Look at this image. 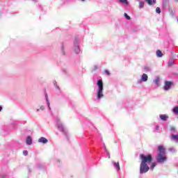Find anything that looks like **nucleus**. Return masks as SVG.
Here are the masks:
<instances>
[{"mask_svg": "<svg viewBox=\"0 0 178 178\" xmlns=\"http://www.w3.org/2000/svg\"><path fill=\"white\" fill-rule=\"evenodd\" d=\"M139 158L141 160V163L140 165V173H147L149 170V166L148 163H151L153 161L152 154L144 155L143 154L139 155Z\"/></svg>", "mask_w": 178, "mask_h": 178, "instance_id": "1", "label": "nucleus"}, {"mask_svg": "<svg viewBox=\"0 0 178 178\" xmlns=\"http://www.w3.org/2000/svg\"><path fill=\"white\" fill-rule=\"evenodd\" d=\"M159 154L156 157V161L159 163H163L167 159L166 153H165V148L163 146H159L158 147Z\"/></svg>", "mask_w": 178, "mask_h": 178, "instance_id": "2", "label": "nucleus"}, {"mask_svg": "<svg viewBox=\"0 0 178 178\" xmlns=\"http://www.w3.org/2000/svg\"><path fill=\"white\" fill-rule=\"evenodd\" d=\"M97 86L99 87L97 91V98L101 99V98L104 97V94L102 93V91H104V83L102 82V80H99L97 81Z\"/></svg>", "mask_w": 178, "mask_h": 178, "instance_id": "3", "label": "nucleus"}, {"mask_svg": "<svg viewBox=\"0 0 178 178\" xmlns=\"http://www.w3.org/2000/svg\"><path fill=\"white\" fill-rule=\"evenodd\" d=\"M170 87H172V81H166L165 82L163 90H165V91H168V90H170Z\"/></svg>", "mask_w": 178, "mask_h": 178, "instance_id": "4", "label": "nucleus"}, {"mask_svg": "<svg viewBox=\"0 0 178 178\" xmlns=\"http://www.w3.org/2000/svg\"><path fill=\"white\" fill-rule=\"evenodd\" d=\"M38 143H42V144H47L48 140L44 137H41L38 139Z\"/></svg>", "mask_w": 178, "mask_h": 178, "instance_id": "5", "label": "nucleus"}, {"mask_svg": "<svg viewBox=\"0 0 178 178\" xmlns=\"http://www.w3.org/2000/svg\"><path fill=\"white\" fill-rule=\"evenodd\" d=\"M160 119H161L163 122H166L168 119L169 118V116L167 115H159Z\"/></svg>", "mask_w": 178, "mask_h": 178, "instance_id": "6", "label": "nucleus"}, {"mask_svg": "<svg viewBox=\"0 0 178 178\" xmlns=\"http://www.w3.org/2000/svg\"><path fill=\"white\" fill-rule=\"evenodd\" d=\"M148 5L152 6L156 3V0H145Z\"/></svg>", "mask_w": 178, "mask_h": 178, "instance_id": "7", "label": "nucleus"}, {"mask_svg": "<svg viewBox=\"0 0 178 178\" xmlns=\"http://www.w3.org/2000/svg\"><path fill=\"white\" fill-rule=\"evenodd\" d=\"M26 144L28 145H31V144H33V140L31 139V137L28 136L26 138Z\"/></svg>", "mask_w": 178, "mask_h": 178, "instance_id": "8", "label": "nucleus"}, {"mask_svg": "<svg viewBox=\"0 0 178 178\" xmlns=\"http://www.w3.org/2000/svg\"><path fill=\"white\" fill-rule=\"evenodd\" d=\"M113 163L117 170H120V165L119 164V162L115 163V161H113Z\"/></svg>", "mask_w": 178, "mask_h": 178, "instance_id": "9", "label": "nucleus"}, {"mask_svg": "<svg viewBox=\"0 0 178 178\" xmlns=\"http://www.w3.org/2000/svg\"><path fill=\"white\" fill-rule=\"evenodd\" d=\"M143 81H147L148 80V75L147 74H143L141 77Z\"/></svg>", "mask_w": 178, "mask_h": 178, "instance_id": "10", "label": "nucleus"}, {"mask_svg": "<svg viewBox=\"0 0 178 178\" xmlns=\"http://www.w3.org/2000/svg\"><path fill=\"white\" fill-rule=\"evenodd\" d=\"M156 56H158V58H162V56H163V54H162V51H161V50L156 51Z\"/></svg>", "mask_w": 178, "mask_h": 178, "instance_id": "11", "label": "nucleus"}, {"mask_svg": "<svg viewBox=\"0 0 178 178\" xmlns=\"http://www.w3.org/2000/svg\"><path fill=\"white\" fill-rule=\"evenodd\" d=\"M58 129L60 130V131H63V133H64L65 129L63 128V125L58 124Z\"/></svg>", "mask_w": 178, "mask_h": 178, "instance_id": "12", "label": "nucleus"}, {"mask_svg": "<svg viewBox=\"0 0 178 178\" xmlns=\"http://www.w3.org/2000/svg\"><path fill=\"white\" fill-rule=\"evenodd\" d=\"M173 113H175L176 115H178V106H175L172 109Z\"/></svg>", "mask_w": 178, "mask_h": 178, "instance_id": "13", "label": "nucleus"}, {"mask_svg": "<svg viewBox=\"0 0 178 178\" xmlns=\"http://www.w3.org/2000/svg\"><path fill=\"white\" fill-rule=\"evenodd\" d=\"M171 138H173L174 140H176V141H178V135L172 134L171 136Z\"/></svg>", "mask_w": 178, "mask_h": 178, "instance_id": "14", "label": "nucleus"}, {"mask_svg": "<svg viewBox=\"0 0 178 178\" xmlns=\"http://www.w3.org/2000/svg\"><path fill=\"white\" fill-rule=\"evenodd\" d=\"M124 15L127 20H131V18L130 17V16H129V15H127V13H124Z\"/></svg>", "mask_w": 178, "mask_h": 178, "instance_id": "15", "label": "nucleus"}, {"mask_svg": "<svg viewBox=\"0 0 178 178\" xmlns=\"http://www.w3.org/2000/svg\"><path fill=\"white\" fill-rule=\"evenodd\" d=\"M155 166H156V163L155 162L152 163L150 166V169H152V170H154V168H155Z\"/></svg>", "mask_w": 178, "mask_h": 178, "instance_id": "16", "label": "nucleus"}, {"mask_svg": "<svg viewBox=\"0 0 178 178\" xmlns=\"http://www.w3.org/2000/svg\"><path fill=\"white\" fill-rule=\"evenodd\" d=\"M120 2H121V3H124V5H127L129 3L127 0H120Z\"/></svg>", "mask_w": 178, "mask_h": 178, "instance_id": "17", "label": "nucleus"}, {"mask_svg": "<svg viewBox=\"0 0 178 178\" xmlns=\"http://www.w3.org/2000/svg\"><path fill=\"white\" fill-rule=\"evenodd\" d=\"M139 8H144V2L140 1L139 3Z\"/></svg>", "mask_w": 178, "mask_h": 178, "instance_id": "18", "label": "nucleus"}, {"mask_svg": "<svg viewBox=\"0 0 178 178\" xmlns=\"http://www.w3.org/2000/svg\"><path fill=\"white\" fill-rule=\"evenodd\" d=\"M75 52L76 54H79V52H80V48L79 47H76L75 48Z\"/></svg>", "mask_w": 178, "mask_h": 178, "instance_id": "19", "label": "nucleus"}, {"mask_svg": "<svg viewBox=\"0 0 178 178\" xmlns=\"http://www.w3.org/2000/svg\"><path fill=\"white\" fill-rule=\"evenodd\" d=\"M104 73L107 75V76H110L111 73L109 72V71L108 70H104Z\"/></svg>", "mask_w": 178, "mask_h": 178, "instance_id": "20", "label": "nucleus"}, {"mask_svg": "<svg viewBox=\"0 0 178 178\" xmlns=\"http://www.w3.org/2000/svg\"><path fill=\"white\" fill-rule=\"evenodd\" d=\"M23 154L25 156H27V155H29V152L27 150H24Z\"/></svg>", "mask_w": 178, "mask_h": 178, "instance_id": "21", "label": "nucleus"}, {"mask_svg": "<svg viewBox=\"0 0 178 178\" xmlns=\"http://www.w3.org/2000/svg\"><path fill=\"white\" fill-rule=\"evenodd\" d=\"M156 13H161V8L159 7H157L156 8Z\"/></svg>", "mask_w": 178, "mask_h": 178, "instance_id": "22", "label": "nucleus"}, {"mask_svg": "<svg viewBox=\"0 0 178 178\" xmlns=\"http://www.w3.org/2000/svg\"><path fill=\"white\" fill-rule=\"evenodd\" d=\"M46 99H47V105L48 106H49V100H48V95L47 94H46Z\"/></svg>", "mask_w": 178, "mask_h": 178, "instance_id": "23", "label": "nucleus"}, {"mask_svg": "<svg viewBox=\"0 0 178 178\" xmlns=\"http://www.w3.org/2000/svg\"><path fill=\"white\" fill-rule=\"evenodd\" d=\"M173 63H174V61H173V60H170V61L168 62V65H169V66H172V65H173Z\"/></svg>", "mask_w": 178, "mask_h": 178, "instance_id": "24", "label": "nucleus"}, {"mask_svg": "<svg viewBox=\"0 0 178 178\" xmlns=\"http://www.w3.org/2000/svg\"><path fill=\"white\" fill-rule=\"evenodd\" d=\"M170 130H171V131H175L176 130V128H175V127H172L170 128Z\"/></svg>", "mask_w": 178, "mask_h": 178, "instance_id": "25", "label": "nucleus"}, {"mask_svg": "<svg viewBox=\"0 0 178 178\" xmlns=\"http://www.w3.org/2000/svg\"><path fill=\"white\" fill-rule=\"evenodd\" d=\"M156 84H159V79H156L155 81Z\"/></svg>", "mask_w": 178, "mask_h": 178, "instance_id": "26", "label": "nucleus"}, {"mask_svg": "<svg viewBox=\"0 0 178 178\" xmlns=\"http://www.w3.org/2000/svg\"><path fill=\"white\" fill-rule=\"evenodd\" d=\"M156 130H157V131L159 130V126H158V125L156 126Z\"/></svg>", "mask_w": 178, "mask_h": 178, "instance_id": "27", "label": "nucleus"}, {"mask_svg": "<svg viewBox=\"0 0 178 178\" xmlns=\"http://www.w3.org/2000/svg\"><path fill=\"white\" fill-rule=\"evenodd\" d=\"M104 149H105L106 152L108 153V149H106V146H104Z\"/></svg>", "mask_w": 178, "mask_h": 178, "instance_id": "28", "label": "nucleus"}, {"mask_svg": "<svg viewBox=\"0 0 178 178\" xmlns=\"http://www.w3.org/2000/svg\"><path fill=\"white\" fill-rule=\"evenodd\" d=\"M2 111V106H0V112Z\"/></svg>", "mask_w": 178, "mask_h": 178, "instance_id": "29", "label": "nucleus"}, {"mask_svg": "<svg viewBox=\"0 0 178 178\" xmlns=\"http://www.w3.org/2000/svg\"><path fill=\"white\" fill-rule=\"evenodd\" d=\"M163 6H166V2H165V3L163 4Z\"/></svg>", "mask_w": 178, "mask_h": 178, "instance_id": "30", "label": "nucleus"}, {"mask_svg": "<svg viewBox=\"0 0 178 178\" xmlns=\"http://www.w3.org/2000/svg\"><path fill=\"white\" fill-rule=\"evenodd\" d=\"M81 1H83V2H84V1H86V0H81Z\"/></svg>", "mask_w": 178, "mask_h": 178, "instance_id": "31", "label": "nucleus"}]
</instances>
